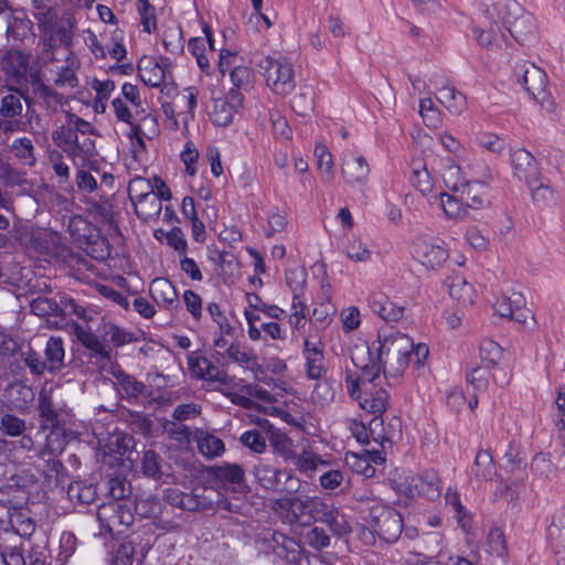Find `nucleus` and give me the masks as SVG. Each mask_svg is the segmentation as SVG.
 Returning a JSON list of instances; mask_svg holds the SVG:
<instances>
[{
  "mask_svg": "<svg viewBox=\"0 0 565 565\" xmlns=\"http://www.w3.org/2000/svg\"><path fill=\"white\" fill-rule=\"evenodd\" d=\"M254 476L258 484L268 491L296 493L300 488V480L290 471L269 463L260 462L255 466Z\"/></svg>",
  "mask_w": 565,
  "mask_h": 565,
  "instance_id": "6",
  "label": "nucleus"
},
{
  "mask_svg": "<svg viewBox=\"0 0 565 565\" xmlns=\"http://www.w3.org/2000/svg\"><path fill=\"white\" fill-rule=\"evenodd\" d=\"M284 495L273 501V511L287 524L310 525L307 495Z\"/></svg>",
  "mask_w": 565,
  "mask_h": 565,
  "instance_id": "8",
  "label": "nucleus"
},
{
  "mask_svg": "<svg viewBox=\"0 0 565 565\" xmlns=\"http://www.w3.org/2000/svg\"><path fill=\"white\" fill-rule=\"evenodd\" d=\"M50 161L52 162L53 171L58 178L60 188L68 193L73 192L74 188L70 182V167L63 161L62 154L57 151H52Z\"/></svg>",
  "mask_w": 565,
  "mask_h": 565,
  "instance_id": "53",
  "label": "nucleus"
},
{
  "mask_svg": "<svg viewBox=\"0 0 565 565\" xmlns=\"http://www.w3.org/2000/svg\"><path fill=\"white\" fill-rule=\"evenodd\" d=\"M210 473L224 486H242L245 480V471L238 463L213 466Z\"/></svg>",
  "mask_w": 565,
  "mask_h": 565,
  "instance_id": "24",
  "label": "nucleus"
},
{
  "mask_svg": "<svg viewBox=\"0 0 565 565\" xmlns=\"http://www.w3.org/2000/svg\"><path fill=\"white\" fill-rule=\"evenodd\" d=\"M28 248L38 255L55 259L64 258L68 252L57 233L46 231L33 232L30 236Z\"/></svg>",
  "mask_w": 565,
  "mask_h": 565,
  "instance_id": "10",
  "label": "nucleus"
},
{
  "mask_svg": "<svg viewBox=\"0 0 565 565\" xmlns=\"http://www.w3.org/2000/svg\"><path fill=\"white\" fill-rule=\"evenodd\" d=\"M477 482L488 481L497 473L492 455L488 450H479L470 471Z\"/></svg>",
  "mask_w": 565,
  "mask_h": 565,
  "instance_id": "31",
  "label": "nucleus"
},
{
  "mask_svg": "<svg viewBox=\"0 0 565 565\" xmlns=\"http://www.w3.org/2000/svg\"><path fill=\"white\" fill-rule=\"evenodd\" d=\"M170 67V60L163 56L160 57V61L143 56L137 66L140 79L151 87H159L166 81Z\"/></svg>",
  "mask_w": 565,
  "mask_h": 565,
  "instance_id": "15",
  "label": "nucleus"
},
{
  "mask_svg": "<svg viewBox=\"0 0 565 565\" xmlns=\"http://www.w3.org/2000/svg\"><path fill=\"white\" fill-rule=\"evenodd\" d=\"M479 356L484 367H493L502 356V349L493 340L483 339L479 345Z\"/></svg>",
  "mask_w": 565,
  "mask_h": 565,
  "instance_id": "55",
  "label": "nucleus"
},
{
  "mask_svg": "<svg viewBox=\"0 0 565 565\" xmlns=\"http://www.w3.org/2000/svg\"><path fill=\"white\" fill-rule=\"evenodd\" d=\"M40 427L43 430L58 426V413L52 398V390L42 388L38 397Z\"/></svg>",
  "mask_w": 565,
  "mask_h": 565,
  "instance_id": "22",
  "label": "nucleus"
},
{
  "mask_svg": "<svg viewBox=\"0 0 565 565\" xmlns=\"http://www.w3.org/2000/svg\"><path fill=\"white\" fill-rule=\"evenodd\" d=\"M369 306L375 315L387 322H397L404 317L405 308L391 301L388 297L381 291L370 295Z\"/></svg>",
  "mask_w": 565,
  "mask_h": 565,
  "instance_id": "18",
  "label": "nucleus"
},
{
  "mask_svg": "<svg viewBox=\"0 0 565 565\" xmlns=\"http://www.w3.org/2000/svg\"><path fill=\"white\" fill-rule=\"evenodd\" d=\"M547 540L552 547L559 553L565 550V510H557L547 527Z\"/></svg>",
  "mask_w": 565,
  "mask_h": 565,
  "instance_id": "35",
  "label": "nucleus"
},
{
  "mask_svg": "<svg viewBox=\"0 0 565 565\" xmlns=\"http://www.w3.org/2000/svg\"><path fill=\"white\" fill-rule=\"evenodd\" d=\"M31 312L42 318H53L54 324H60L61 308L60 302L53 298L39 295L30 301Z\"/></svg>",
  "mask_w": 565,
  "mask_h": 565,
  "instance_id": "33",
  "label": "nucleus"
},
{
  "mask_svg": "<svg viewBox=\"0 0 565 565\" xmlns=\"http://www.w3.org/2000/svg\"><path fill=\"white\" fill-rule=\"evenodd\" d=\"M433 198V203L438 202L445 215L449 218H462L468 214L462 198L458 199L446 192H439Z\"/></svg>",
  "mask_w": 565,
  "mask_h": 565,
  "instance_id": "37",
  "label": "nucleus"
},
{
  "mask_svg": "<svg viewBox=\"0 0 565 565\" xmlns=\"http://www.w3.org/2000/svg\"><path fill=\"white\" fill-rule=\"evenodd\" d=\"M341 174L348 185L362 189L369 181L370 166L362 154L347 151L343 156Z\"/></svg>",
  "mask_w": 565,
  "mask_h": 565,
  "instance_id": "11",
  "label": "nucleus"
},
{
  "mask_svg": "<svg viewBox=\"0 0 565 565\" xmlns=\"http://www.w3.org/2000/svg\"><path fill=\"white\" fill-rule=\"evenodd\" d=\"M24 93L8 94L2 97L0 106V115L3 118H14L22 114V103Z\"/></svg>",
  "mask_w": 565,
  "mask_h": 565,
  "instance_id": "61",
  "label": "nucleus"
},
{
  "mask_svg": "<svg viewBox=\"0 0 565 565\" xmlns=\"http://www.w3.org/2000/svg\"><path fill=\"white\" fill-rule=\"evenodd\" d=\"M31 4L39 30L44 33L52 31L56 18L52 0H31Z\"/></svg>",
  "mask_w": 565,
  "mask_h": 565,
  "instance_id": "36",
  "label": "nucleus"
},
{
  "mask_svg": "<svg viewBox=\"0 0 565 565\" xmlns=\"http://www.w3.org/2000/svg\"><path fill=\"white\" fill-rule=\"evenodd\" d=\"M234 88L248 90L253 84V70L244 65H235L230 72Z\"/></svg>",
  "mask_w": 565,
  "mask_h": 565,
  "instance_id": "63",
  "label": "nucleus"
},
{
  "mask_svg": "<svg viewBox=\"0 0 565 565\" xmlns=\"http://www.w3.org/2000/svg\"><path fill=\"white\" fill-rule=\"evenodd\" d=\"M486 189H481L478 182L467 181L462 184L461 198L468 209L479 210L489 205Z\"/></svg>",
  "mask_w": 565,
  "mask_h": 565,
  "instance_id": "39",
  "label": "nucleus"
},
{
  "mask_svg": "<svg viewBox=\"0 0 565 565\" xmlns=\"http://www.w3.org/2000/svg\"><path fill=\"white\" fill-rule=\"evenodd\" d=\"M201 364H203L204 369L203 374H201V380L217 382L222 385H230L232 383L233 377L230 376L225 371L220 370L207 358H201Z\"/></svg>",
  "mask_w": 565,
  "mask_h": 565,
  "instance_id": "60",
  "label": "nucleus"
},
{
  "mask_svg": "<svg viewBox=\"0 0 565 565\" xmlns=\"http://www.w3.org/2000/svg\"><path fill=\"white\" fill-rule=\"evenodd\" d=\"M269 444L275 454L279 455L282 460L290 463L297 454L294 441L280 430H274L269 435Z\"/></svg>",
  "mask_w": 565,
  "mask_h": 565,
  "instance_id": "40",
  "label": "nucleus"
},
{
  "mask_svg": "<svg viewBox=\"0 0 565 565\" xmlns=\"http://www.w3.org/2000/svg\"><path fill=\"white\" fill-rule=\"evenodd\" d=\"M199 451L206 458H215L225 451L221 438L211 433L200 431L196 437Z\"/></svg>",
  "mask_w": 565,
  "mask_h": 565,
  "instance_id": "48",
  "label": "nucleus"
},
{
  "mask_svg": "<svg viewBox=\"0 0 565 565\" xmlns=\"http://www.w3.org/2000/svg\"><path fill=\"white\" fill-rule=\"evenodd\" d=\"M308 498V513H309V522L312 524L313 522H322L324 516H328V512L332 508V503H329L324 499L318 495H307Z\"/></svg>",
  "mask_w": 565,
  "mask_h": 565,
  "instance_id": "59",
  "label": "nucleus"
},
{
  "mask_svg": "<svg viewBox=\"0 0 565 565\" xmlns=\"http://www.w3.org/2000/svg\"><path fill=\"white\" fill-rule=\"evenodd\" d=\"M139 468L141 473L149 479L159 481L166 475L163 471L162 457L152 449L143 450L139 457Z\"/></svg>",
  "mask_w": 565,
  "mask_h": 565,
  "instance_id": "25",
  "label": "nucleus"
},
{
  "mask_svg": "<svg viewBox=\"0 0 565 565\" xmlns=\"http://www.w3.org/2000/svg\"><path fill=\"white\" fill-rule=\"evenodd\" d=\"M437 100L455 115H460L466 109V96L451 85L438 88Z\"/></svg>",
  "mask_w": 565,
  "mask_h": 565,
  "instance_id": "29",
  "label": "nucleus"
},
{
  "mask_svg": "<svg viewBox=\"0 0 565 565\" xmlns=\"http://www.w3.org/2000/svg\"><path fill=\"white\" fill-rule=\"evenodd\" d=\"M476 141L478 146L493 153H500L508 146L505 138L488 131L479 132Z\"/></svg>",
  "mask_w": 565,
  "mask_h": 565,
  "instance_id": "64",
  "label": "nucleus"
},
{
  "mask_svg": "<svg viewBox=\"0 0 565 565\" xmlns=\"http://www.w3.org/2000/svg\"><path fill=\"white\" fill-rule=\"evenodd\" d=\"M67 497L73 503L87 507L95 502L97 489L92 482L83 480L72 481L67 487Z\"/></svg>",
  "mask_w": 565,
  "mask_h": 565,
  "instance_id": "23",
  "label": "nucleus"
},
{
  "mask_svg": "<svg viewBox=\"0 0 565 565\" xmlns=\"http://www.w3.org/2000/svg\"><path fill=\"white\" fill-rule=\"evenodd\" d=\"M60 308H61V319L60 323H64L66 316L74 315L78 319L84 321L93 320L94 311L88 309L86 306L77 302L74 298L70 296H62L60 299Z\"/></svg>",
  "mask_w": 565,
  "mask_h": 565,
  "instance_id": "45",
  "label": "nucleus"
},
{
  "mask_svg": "<svg viewBox=\"0 0 565 565\" xmlns=\"http://www.w3.org/2000/svg\"><path fill=\"white\" fill-rule=\"evenodd\" d=\"M65 349L61 337H50L44 348V362L50 374H57L65 367Z\"/></svg>",
  "mask_w": 565,
  "mask_h": 565,
  "instance_id": "20",
  "label": "nucleus"
},
{
  "mask_svg": "<svg viewBox=\"0 0 565 565\" xmlns=\"http://www.w3.org/2000/svg\"><path fill=\"white\" fill-rule=\"evenodd\" d=\"M514 74L526 93L541 106L552 105L551 95L546 92L547 75L542 68L523 62L515 65Z\"/></svg>",
  "mask_w": 565,
  "mask_h": 565,
  "instance_id": "7",
  "label": "nucleus"
},
{
  "mask_svg": "<svg viewBox=\"0 0 565 565\" xmlns=\"http://www.w3.org/2000/svg\"><path fill=\"white\" fill-rule=\"evenodd\" d=\"M162 512V504L156 494L137 497L135 500V513L145 519H156Z\"/></svg>",
  "mask_w": 565,
  "mask_h": 565,
  "instance_id": "46",
  "label": "nucleus"
},
{
  "mask_svg": "<svg viewBox=\"0 0 565 565\" xmlns=\"http://www.w3.org/2000/svg\"><path fill=\"white\" fill-rule=\"evenodd\" d=\"M77 135L74 134L73 128L66 120L65 125L57 127L52 132L53 142L61 148L68 157L74 153V143L76 142Z\"/></svg>",
  "mask_w": 565,
  "mask_h": 565,
  "instance_id": "52",
  "label": "nucleus"
},
{
  "mask_svg": "<svg viewBox=\"0 0 565 565\" xmlns=\"http://www.w3.org/2000/svg\"><path fill=\"white\" fill-rule=\"evenodd\" d=\"M370 433L372 439L384 447L385 443L392 444V441L401 435V420L393 417L387 426H384L382 416H374L370 422Z\"/></svg>",
  "mask_w": 565,
  "mask_h": 565,
  "instance_id": "21",
  "label": "nucleus"
},
{
  "mask_svg": "<svg viewBox=\"0 0 565 565\" xmlns=\"http://www.w3.org/2000/svg\"><path fill=\"white\" fill-rule=\"evenodd\" d=\"M376 352V359L390 371V376H399L408 366L413 339L407 334L394 330L393 327L383 328L377 333V339L367 347V353Z\"/></svg>",
  "mask_w": 565,
  "mask_h": 565,
  "instance_id": "1",
  "label": "nucleus"
},
{
  "mask_svg": "<svg viewBox=\"0 0 565 565\" xmlns=\"http://www.w3.org/2000/svg\"><path fill=\"white\" fill-rule=\"evenodd\" d=\"M409 181L412 185L428 200L429 203H433V180L424 163L420 161L413 162Z\"/></svg>",
  "mask_w": 565,
  "mask_h": 565,
  "instance_id": "28",
  "label": "nucleus"
},
{
  "mask_svg": "<svg viewBox=\"0 0 565 565\" xmlns=\"http://www.w3.org/2000/svg\"><path fill=\"white\" fill-rule=\"evenodd\" d=\"M115 377L119 385V392H122L127 399H137L143 395L146 385L142 382L137 381L132 375L119 371L115 374Z\"/></svg>",
  "mask_w": 565,
  "mask_h": 565,
  "instance_id": "50",
  "label": "nucleus"
},
{
  "mask_svg": "<svg viewBox=\"0 0 565 565\" xmlns=\"http://www.w3.org/2000/svg\"><path fill=\"white\" fill-rule=\"evenodd\" d=\"M411 253L418 263L428 269L440 267L448 258V252L425 237H417L412 244Z\"/></svg>",
  "mask_w": 565,
  "mask_h": 565,
  "instance_id": "13",
  "label": "nucleus"
},
{
  "mask_svg": "<svg viewBox=\"0 0 565 565\" xmlns=\"http://www.w3.org/2000/svg\"><path fill=\"white\" fill-rule=\"evenodd\" d=\"M100 513H110L108 515V523L110 526L122 525L128 527L135 520L131 509L122 501L111 502L104 505Z\"/></svg>",
  "mask_w": 565,
  "mask_h": 565,
  "instance_id": "38",
  "label": "nucleus"
},
{
  "mask_svg": "<svg viewBox=\"0 0 565 565\" xmlns=\"http://www.w3.org/2000/svg\"><path fill=\"white\" fill-rule=\"evenodd\" d=\"M128 195L139 218L148 220L161 213L162 205L154 195L151 180L135 177L128 184Z\"/></svg>",
  "mask_w": 565,
  "mask_h": 565,
  "instance_id": "4",
  "label": "nucleus"
},
{
  "mask_svg": "<svg viewBox=\"0 0 565 565\" xmlns=\"http://www.w3.org/2000/svg\"><path fill=\"white\" fill-rule=\"evenodd\" d=\"M111 106L114 108L116 118L120 121L131 125L132 135L136 136L138 143L143 146L145 142L141 137V128L139 125H132V114L126 102H124L120 97H117L111 102Z\"/></svg>",
  "mask_w": 565,
  "mask_h": 565,
  "instance_id": "54",
  "label": "nucleus"
},
{
  "mask_svg": "<svg viewBox=\"0 0 565 565\" xmlns=\"http://www.w3.org/2000/svg\"><path fill=\"white\" fill-rule=\"evenodd\" d=\"M449 296L462 303L463 306L471 305L475 298V290L471 284L467 282L461 276L449 277L445 281Z\"/></svg>",
  "mask_w": 565,
  "mask_h": 565,
  "instance_id": "30",
  "label": "nucleus"
},
{
  "mask_svg": "<svg viewBox=\"0 0 565 565\" xmlns=\"http://www.w3.org/2000/svg\"><path fill=\"white\" fill-rule=\"evenodd\" d=\"M322 523H326L330 531L337 536H342L351 532V525L344 514H341L334 505H332L328 512V516H324Z\"/></svg>",
  "mask_w": 565,
  "mask_h": 565,
  "instance_id": "58",
  "label": "nucleus"
},
{
  "mask_svg": "<svg viewBox=\"0 0 565 565\" xmlns=\"http://www.w3.org/2000/svg\"><path fill=\"white\" fill-rule=\"evenodd\" d=\"M162 43L166 51L174 56L183 53L184 39L180 25L167 26L162 32Z\"/></svg>",
  "mask_w": 565,
  "mask_h": 565,
  "instance_id": "51",
  "label": "nucleus"
},
{
  "mask_svg": "<svg viewBox=\"0 0 565 565\" xmlns=\"http://www.w3.org/2000/svg\"><path fill=\"white\" fill-rule=\"evenodd\" d=\"M20 356L32 375L41 376L47 372L44 359L30 344L25 350H21Z\"/></svg>",
  "mask_w": 565,
  "mask_h": 565,
  "instance_id": "56",
  "label": "nucleus"
},
{
  "mask_svg": "<svg viewBox=\"0 0 565 565\" xmlns=\"http://www.w3.org/2000/svg\"><path fill=\"white\" fill-rule=\"evenodd\" d=\"M23 99L28 110H32L34 106H39L49 113H53L62 105L63 96L47 86L42 81L39 72H34L30 73L26 77Z\"/></svg>",
  "mask_w": 565,
  "mask_h": 565,
  "instance_id": "5",
  "label": "nucleus"
},
{
  "mask_svg": "<svg viewBox=\"0 0 565 565\" xmlns=\"http://www.w3.org/2000/svg\"><path fill=\"white\" fill-rule=\"evenodd\" d=\"M302 356L305 359V372L309 380H322L328 373L323 345L321 342L303 341Z\"/></svg>",
  "mask_w": 565,
  "mask_h": 565,
  "instance_id": "14",
  "label": "nucleus"
},
{
  "mask_svg": "<svg viewBox=\"0 0 565 565\" xmlns=\"http://www.w3.org/2000/svg\"><path fill=\"white\" fill-rule=\"evenodd\" d=\"M107 489L109 495L115 500L114 502L122 501L131 494L130 482L125 477L120 476L109 478Z\"/></svg>",
  "mask_w": 565,
  "mask_h": 565,
  "instance_id": "62",
  "label": "nucleus"
},
{
  "mask_svg": "<svg viewBox=\"0 0 565 565\" xmlns=\"http://www.w3.org/2000/svg\"><path fill=\"white\" fill-rule=\"evenodd\" d=\"M150 295L159 307L167 310L172 311L180 306L175 287L166 278H156L151 281Z\"/></svg>",
  "mask_w": 565,
  "mask_h": 565,
  "instance_id": "16",
  "label": "nucleus"
},
{
  "mask_svg": "<svg viewBox=\"0 0 565 565\" xmlns=\"http://www.w3.org/2000/svg\"><path fill=\"white\" fill-rule=\"evenodd\" d=\"M70 235L73 241L83 245L92 244L93 242V226L90 222L81 215H74L70 218L67 225Z\"/></svg>",
  "mask_w": 565,
  "mask_h": 565,
  "instance_id": "43",
  "label": "nucleus"
},
{
  "mask_svg": "<svg viewBox=\"0 0 565 565\" xmlns=\"http://www.w3.org/2000/svg\"><path fill=\"white\" fill-rule=\"evenodd\" d=\"M42 473L47 482L49 487H61L64 488V483L67 478V470L63 462L57 459V456H46Z\"/></svg>",
  "mask_w": 565,
  "mask_h": 565,
  "instance_id": "27",
  "label": "nucleus"
},
{
  "mask_svg": "<svg viewBox=\"0 0 565 565\" xmlns=\"http://www.w3.org/2000/svg\"><path fill=\"white\" fill-rule=\"evenodd\" d=\"M267 86L276 94L288 95L295 86V72L292 65L286 58L264 56L257 63Z\"/></svg>",
  "mask_w": 565,
  "mask_h": 565,
  "instance_id": "3",
  "label": "nucleus"
},
{
  "mask_svg": "<svg viewBox=\"0 0 565 565\" xmlns=\"http://www.w3.org/2000/svg\"><path fill=\"white\" fill-rule=\"evenodd\" d=\"M290 463L308 477H311L312 472L317 471L320 466L327 465L324 460L309 449H302L300 454L297 452Z\"/></svg>",
  "mask_w": 565,
  "mask_h": 565,
  "instance_id": "47",
  "label": "nucleus"
},
{
  "mask_svg": "<svg viewBox=\"0 0 565 565\" xmlns=\"http://www.w3.org/2000/svg\"><path fill=\"white\" fill-rule=\"evenodd\" d=\"M414 478H417L418 481L416 483V490L418 491V497H425L429 500H435L439 498L441 493L440 480L436 471L426 470L420 475H413Z\"/></svg>",
  "mask_w": 565,
  "mask_h": 565,
  "instance_id": "32",
  "label": "nucleus"
},
{
  "mask_svg": "<svg viewBox=\"0 0 565 565\" xmlns=\"http://www.w3.org/2000/svg\"><path fill=\"white\" fill-rule=\"evenodd\" d=\"M505 28L511 36L521 44L529 41L535 31L532 17L529 14L516 17L513 21L507 20Z\"/></svg>",
  "mask_w": 565,
  "mask_h": 565,
  "instance_id": "34",
  "label": "nucleus"
},
{
  "mask_svg": "<svg viewBox=\"0 0 565 565\" xmlns=\"http://www.w3.org/2000/svg\"><path fill=\"white\" fill-rule=\"evenodd\" d=\"M236 113L226 100L217 98L214 100L211 118L214 125L226 127L233 121Z\"/></svg>",
  "mask_w": 565,
  "mask_h": 565,
  "instance_id": "57",
  "label": "nucleus"
},
{
  "mask_svg": "<svg viewBox=\"0 0 565 565\" xmlns=\"http://www.w3.org/2000/svg\"><path fill=\"white\" fill-rule=\"evenodd\" d=\"M360 406L375 416H382L387 409L390 394L383 387L371 385L363 388V394L358 395Z\"/></svg>",
  "mask_w": 565,
  "mask_h": 565,
  "instance_id": "17",
  "label": "nucleus"
},
{
  "mask_svg": "<svg viewBox=\"0 0 565 565\" xmlns=\"http://www.w3.org/2000/svg\"><path fill=\"white\" fill-rule=\"evenodd\" d=\"M275 555L292 565L309 564V559L305 556L300 543L294 537L288 536L285 543L278 547Z\"/></svg>",
  "mask_w": 565,
  "mask_h": 565,
  "instance_id": "41",
  "label": "nucleus"
},
{
  "mask_svg": "<svg viewBox=\"0 0 565 565\" xmlns=\"http://www.w3.org/2000/svg\"><path fill=\"white\" fill-rule=\"evenodd\" d=\"M72 330L78 342L92 351L95 356L107 361L111 359V350L109 345L103 342L100 335L93 333L89 329H85L77 322L72 323Z\"/></svg>",
  "mask_w": 565,
  "mask_h": 565,
  "instance_id": "19",
  "label": "nucleus"
},
{
  "mask_svg": "<svg viewBox=\"0 0 565 565\" xmlns=\"http://www.w3.org/2000/svg\"><path fill=\"white\" fill-rule=\"evenodd\" d=\"M135 446L136 443L132 436L121 431H115L100 445L104 461L114 465L115 462L122 461L125 457L132 461L130 455Z\"/></svg>",
  "mask_w": 565,
  "mask_h": 565,
  "instance_id": "12",
  "label": "nucleus"
},
{
  "mask_svg": "<svg viewBox=\"0 0 565 565\" xmlns=\"http://www.w3.org/2000/svg\"><path fill=\"white\" fill-rule=\"evenodd\" d=\"M363 520L379 537L387 543L396 542L403 531L401 513L379 499H367Z\"/></svg>",
  "mask_w": 565,
  "mask_h": 565,
  "instance_id": "2",
  "label": "nucleus"
},
{
  "mask_svg": "<svg viewBox=\"0 0 565 565\" xmlns=\"http://www.w3.org/2000/svg\"><path fill=\"white\" fill-rule=\"evenodd\" d=\"M511 164L514 175L525 181L533 195L542 190V177L537 168V162L533 154L524 148L511 152Z\"/></svg>",
  "mask_w": 565,
  "mask_h": 565,
  "instance_id": "9",
  "label": "nucleus"
},
{
  "mask_svg": "<svg viewBox=\"0 0 565 565\" xmlns=\"http://www.w3.org/2000/svg\"><path fill=\"white\" fill-rule=\"evenodd\" d=\"M98 332L106 345L111 344L115 348L122 347L135 340L131 332L126 331L110 321H103L98 327Z\"/></svg>",
  "mask_w": 565,
  "mask_h": 565,
  "instance_id": "26",
  "label": "nucleus"
},
{
  "mask_svg": "<svg viewBox=\"0 0 565 565\" xmlns=\"http://www.w3.org/2000/svg\"><path fill=\"white\" fill-rule=\"evenodd\" d=\"M290 105L292 110L301 116L307 117L313 110L315 92L310 86H305L291 98Z\"/></svg>",
  "mask_w": 565,
  "mask_h": 565,
  "instance_id": "49",
  "label": "nucleus"
},
{
  "mask_svg": "<svg viewBox=\"0 0 565 565\" xmlns=\"http://www.w3.org/2000/svg\"><path fill=\"white\" fill-rule=\"evenodd\" d=\"M49 429L51 431L46 436L45 447L39 452L40 459H45L46 456L61 455L67 445L66 434L62 427L56 426Z\"/></svg>",
  "mask_w": 565,
  "mask_h": 565,
  "instance_id": "44",
  "label": "nucleus"
},
{
  "mask_svg": "<svg viewBox=\"0 0 565 565\" xmlns=\"http://www.w3.org/2000/svg\"><path fill=\"white\" fill-rule=\"evenodd\" d=\"M371 362L369 364L360 366L354 358H352V363L355 367L361 369L360 379L362 381L363 388L370 387L371 385H377L376 381L380 380L381 372L384 373L385 377L390 376V371L385 369V366L379 362L376 356H370Z\"/></svg>",
  "mask_w": 565,
  "mask_h": 565,
  "instance_id": "42",
  "label": "nucleus"
}]
</instances>
